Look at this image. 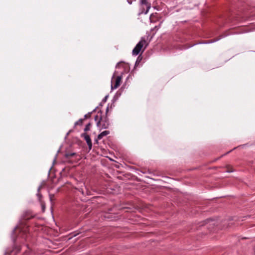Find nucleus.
Returning <instances> with one entry per match:
<instances>
[{"mask_svg":"<svg viewBox=\"0 0 255 255\" xmlns=\"http://www.w3.org/2000/svg\"><path fill=\"white\" fill-rule=\"evenodd\" d=\"M109 125L110 123L109 119L107 117H106L104 119H102V120L101 121V126L99 128L106 129L108 128Z\"/></svg>","mask_w":255,"mask_h":255,"instance_id":"nucleus-5","label":"nucleus"},{"mask_svg":"<svg viewBox=\"0 0 255 255\" xmlns=\"http://www.w3.org/2000/svg\"><path fill=\"white\" fill-rule=\"evenodd\" d=\"M91 116V113H89L88 114H86L84 116V119H87L90 118Z\"/></svg>","mask_w":255,"mask_h":255,"instance_id":"nucleus-13","label":"nucleus"},{"mask_svg":"<svg viewBox=\"0 0 255 255\" xmlns=\"http://www.w3.org/2000/svg\"><path fill=\"white\" fill-rule=\"evenodd\" d=\"M81 136L86 141L88 147L91 150L92 147V142L90 136L87 133H84L82 134Z\"/></svg>","mask_w":255,"mask_h":255,"instance_id":"nucleus-4","label":"nucleus"},{"mask_svg":"<svg viewBox=\"0 0 255 255\" xmlns=\"http://www.w3.org/2000/svg\"><path fill=\"white\" fill-rule=\"evenodd\" d=\"M42 209L43 210H44L45 207H44V205H43V204H42Z\"/></svg>","mask_w":255,"mask_h":255,"instance_id":"nucleus-17","label":"nucleus"},{"mask_svg":"<svg viewBox=\"0 0 255 255\" xmlns=\"http://www.w3.org/2000/svg\"><path fill=\"white\" fill-rule=\"evenodd\" d=\"M122 81V76H118L116 78L115 80V83L113 85L112 84L111 85V89L112 90L116 89L118 88L120 84Z\"/></svg>","mask_w":255,"mask_h":255,"instance_id":"nucleus-6","label":"nucleus"},{"mask_svg":"<svg viewBox=\"0 0 255 255\" xmlns=\"http://www.w3.org/2000/svg\"><path fill=\"white\" fill-rule=\"evenodd\" d=\"M108 107H107V112H108Z\"/></svg>","mask_w":255,"mask_h":255,"instance_id":"nucleus-18","label":"nucleus"},{"mask_svg":"<svg viewBox=\"0 0 255 255\" xmlns=\"http://www.w3.org/2000/svg\"><path fill=\"white\" fill-rule=\"evenodd\" d=\"M133 1H135V0H127V2L129 4H131Z\"/></svg>","mask_w":255,"mask_h":255,"instance_id":"nucleus-14","label":"nucleus"},{"mask_svg":"<svg viewBox=\"0 0 255 255\" xmlns=\"http://www.w3.org/2000/svg\"><path fill=\"white\" fill-rule=\"evenodd\" d=\"M102 113H100V115H96L95 117L94 120L96 122L97 126L100 127L101 126V121L102 120Z\"/></svg>","mask_w":255,"mask_h":255,"instance_id":"nucleus-8","label":"nucleus"},{"mask_svg":"<svg viewBox=\"0 0 255 255\" xmlns=\"http://www.w3.org/2000/svg\"><path fill=\"white\" fill-rule=\"evenodd\" d=\"M140 4L141 7L139 14H147L150 8V3H148L146 0H140Z\"/></svg>","mask_w":255,"mask_h":255,"instance_id":"nucleus-3","label":"nucleus"},{"mask_svg":"<svg viewBox=\"0 0 255 255\" xmlns=\"http://www.w3.org/2000/svg\"><path fill=\"white\" fill-rule=\"evenodd\" d=\"M17 231L19 232V234L17 238H22L26 240L29 234L28 227L26 225L16 226L12 231V236L16 234Z\"/></svg>","mask_w":255,"mask_h":255,"instance_id":"nucleus-1","label":"nucleus"},{"mask_svg":"<svg viewBox=\"0 0 255 255\" xmlns=\"http://www.w3.org/2000/svg\"><path fill=\"white\" fill-rule=\"evenodd\" d=\"M109 133L110 131L108 130H105L102 132L98 135L97 138L95 140V141L97 143H98V140L101 139L104 136L107 135Z\"/></svg>","mask_w":255,"mask_h":255,"instance_id":"nucleus-7","label":"nucleus"},{"mask_svg":"<svg viewBox=\"0 0 255 255\" xmlns=\"http://www.w3.org/2000/svg\"><path fill=\"white\" fill-rule=\"evenodd\" d=\"M41 187H42L41 185L39 186V187L38 188V189H37V193L36 194V195L38 197V198L39 201H41V198L42 197V195H41V194L40 193V189L41 188Z\"/></svg>","mask_w":255,"mask_h":255,"instance_id":"nucleus-9","label":"nucleus"},{"mask_svg":"<svg viewBox=\"0 0 255 255\" xmlns=\"http://www.w3.org/2000/svg\"><path fill=\"white\" fill-rule=\"evenodd\" d=\"M84 119H80L78 121L75 122V126H78V125H82Z\"/></svg>","mask_w":255,"mask_h":255,"instance_id":"nucleus-10","label":"nucleus"},{"mask_svg":"<svg viewBox=\"0 0 255 255\" xmlns=\"http://www.w3.org/2000/svg\"><path fill=\"white\" fill-rule=\"evenodd\" d=\"M107 98H108V96H106L102 100V102H104V103H105L107 101Z\"/></svg>","mask_w":255,"mask_h":255,"instance_id":"nucleus-15","label":"nucleus"},{"mask_svg":"<svg viewBox=\"0 0 255 255\" xmlns=\"http://www.w3.org/2000/svg\"><path fill=\"white\" fill-rule=\"evenodd\" d=\"M76 155V153L74 152L73 153H66L65 156L67 158H70L71 157L74 156Z\"/></svg>","mask_w":255,"mask_h":255,"instance_id":"nucleus-11","label":"nucleus"},{"mask_svg":"<svg viewBox=\"0 0 255 255\" xmlns=\"http://www.w3.org/2000/svg\"><path fill=\"white\" fill-rule=\"evenodd\" d=\"M145 45L146 47L147 45L146 44V40L145 38L142 37L140 40L136 45L135 47L133 48L132 53L133 55H137L140 52L141 48Z\"/></svg>","mask_w":255,"mask_h":255,"instance_id":"nucleus-2","label":"nucleus"},{"mask_svg":"<svg viewBox=\"0 0 255 255\" xmlns=\"http://www.w3.org/2000/svg\"><path fill=\"white\" fill-rule=\"evenodd\" d=\"M91 124L90 123H88L85 127V128H84V131H88L90 129V127H91Z\"/></svg>","mask_w":255,"mask_h":255,"instance_id":"nucleus-12","label":"nucleus"},{"mask_svg":"<svg viewBox=\"0 0 255 255\" xmlns=\"http://www.w3.org/2000/svg\"><path fill=\"white\" fill-rule=\"evenodd\" d=\"M159 27H160V25H159L158 26H156L154 27V28H156V29H158L159 28Z\"/></svg>","mask_w":255,"mask_h":255,"instance_id":"nucleus-16","label":"nucleus"}]
</instances>
